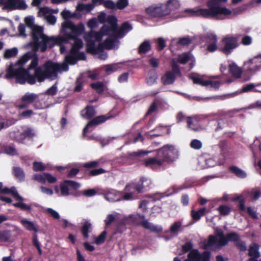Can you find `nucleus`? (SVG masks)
<instances>
[{"instance_id":"nucleus-12","label":"nucleus","mask_w":261,"mask_h":261,"mask_svg":"<svg viewBox=\"0 0 261 261\" xmlns=\"http://www.w3.org/2000/svg\"><path fill=\"white\" fill-rule=\"evenodd\" d=\"M155 197L151 198L148 200H143L140 201L139 205V208L143 211V212H148L149 211H154L156 212H160L161 211V208L159 206H156L154 202L156 200H160L163 196L158 197V195H156Z\"/></svg>"},{"instance_id":"nucleus-29","label":"nucleus","mask_w":261,"mask_h":261,"mask_svg":"<svg viewBox=\"0 0 261 261\" xmlns=\"http://www.w3.org/2000/svg\"><path fill=\"white\" fill-rule=\"evenodd\" d=\"M250 148L255 159L254 163L255 164L257 152L261 151V142L258 140L254 141L253 143L250 146Z\"/></svg>"},{"instance_id":"nucleus-41","label":"nucleus","mask_w":261,"mask_h":261,"mask_svg":"<svg viewBox=\"0 0 261 261\" xmlns=\"http://www.w3.org/2000/svg\"><path fill=\"white\" fill-rule=\"evenodd\" d=\"M18 54V49L16 47L11 49H7L5 50L4 57L5 59H10L11 58L15 57Z\"/></svg>"},{"instance_id":"nucleus-9","label":"nucleus","mask_w":261,"mask_h":261,"mask_svg":"<svg viewBox=\"0 0 261 261\" xmlns=\"http://www.w3.org/2000/svg\"><path fill=\"white\" fill-rule=\"evenodd\" d=\"M239 37L228 35L224 37L221 41L222 46L219 48L224 55H229L234 49L239 46Z\"/></svg>"},{"instance_id":"nucleus-16","label":"nucleus","mask_w":261,"mask_h":261,"mask_svg":"<svg viewBox=\"0 0 261 261\" xmlns=\"http://www.w3.org/2000/svg\"><path fill=\"white\" fill-rule=\"evenodd\" d=\"M3 10H14L16 9H25L27 7L23 0H7L4 2Z\"/></svg>"},{"instance_id":"nucleus-10","label":"nucleus","mask_w":261,"mask_h":261,"mask_svg":"<svg viewBox=\"0 0 261 261\" xmlns=\"http://www.w3.org/2000/svg\"><path fill=\"white\" fill-rule=\"evenodd\" d=\"M80 184L75 181L71 180H65L60 185L61 194L62 196H67L69 195L74 196H79L80 194L75 192H69V188L76 190L80 188Z\"/></svg>"},{"instance_id":"nucleus-38","label":"nucleus","mask_w":261,"mask_h":261,"mask_svg":"<svg viewBox=\"0 0 261 261\" xmlns=\"http://www.w3.org/2000/svg\"><path fill=\"white\" fill-rule=\"evenodd\" d=\"M161 104L160 100L158 99H155L153 102L150 106L146 115H150L153 113L156 112L158 109V106Z\"/></svg>"},{"instance_id":"nucleus-47","label":"nucleus","mask_w":261,"mask_h":261,"mask_svg":"<svg viewBox=\"0 0 261 261\" xmlns=\"http://www.w3.org/2000/svg\"><path fill=\"white\" fill-rule=\"evenodd\" d=\"M111 28L114 29H118L117 19L115 16L109 15L107 18V21Z\"/></svg>"},{"instance_id":"nucleus-37","label":"nucleus","mask_w":261,"mask_h":261,"mask_svg":"<svg viewBox=\"0 0 261 261\" xmlns=\"http://www.w3.org/2000/svg\"><path fill=\"white\" fill-rule=\"evenodd\" d=\"M3 148L4 152L7 154L12 156L17 155V151L13 144L9 145H5L3 146Z\"/></svg>"},{"instance_id":"nucleus-11","label":"nucleus","mask_w":261,"mask_h":261,"mask_svg":"<svg viewBox=\"0 0 261 261\" xmlns=\"http://www.w3.org/2000/svg\"><path fill=\"white\" fill-rule=\"evenodd\" d=\"M35 134L31 128H26L22 131L19 129L13 130L10 133V137L11 140L20 143H23L24 140L27 138H31Z\"/></svg>"},{"instance_id":"nucleus-54","label":"nucleus","mask_w":261,"mask_h":261,"mask_svg":"<svg viewBox=\"0 0 261 261\" xmlns=\"http://www.w3.org/2000/svg\"><path fill=\"white\" fill-rule=\"evenodd\" d=\"M24 22L26 25L31 28H32V37H33V30L37 27H39V26H34V18L33 17L29 16L26 17L24 19Z\"/></svg>"},{"instance_id":"nucleus-36","label":"nucleus","mask_w":261,"mask_h":261,"mask_svg":"<svg viewBox=\"0 0 261 261\" xmlns=\"http://www.w3.org/2000/svg\"><path fill=\"white\" fill-rule=\"evenodd\" d=\"M21 223L28 230L34 231L35 232L38 231V227L31 221L26 219H22L21 220Z\"/></svg>"},{"instance_id":"nucleus-59","label":"nucleus","mask_w":261,"mask_h":261,"mask_svg":"<svg viewBox=\"0 0 261 261\" xmlns=\"http://www.w3.org/2000/svg\"><path fill=\"white\" fill-rule=\"evenodd\" d=\"M106 235L107 232L106 231H102L101 234L96 238L95 243L97 245L103 243L105 240Z\"/></svg>"},{"instance_id":"nucleus-52","label":"nucleus","mask_w":261,"mask_h":261,"mask_svg":"<svg viewBox=\"0 0 261 261\" xmlns=\"http://www.w3.org/2000/svg\"><path fill=\"white\" fill-rule=\"evenodd\" d=\"M80 194V195H83L86 197H91L95 195L97 193L96 191L94 189H90L84 190L82 192H77Z\"/></svg>"},{"instance_id":"nucleus-64","label":"nucleus","mask_w":261,"mask_h":261,"mask_svg":"<svg viewBox=\"0 0 261 261\" xmlns=\"http://www.w3.org/2000/svg\"><path fill=\"white\" fill-rule=\"evenodd\" d=\"M44 176H45V181L47 180L49 184L55 183L57 179L56 177L52 176L50 174L48 173H44Z\"/></svg>"},{"instance_id":"nucleus-46","label":"nucleus","mask_w":261,"mask_h":261,"mask_svg":"<svg viewBox=\"0 0 261 261\" xmlns=\"http://www.w3.org/2000/svg\"><path fill=\"white\" fill-rule=\"evenodd\" d=\"M149 152L145 151L144 150H138V151L135 152H128L126 153V157L129 158H134V157H138L142 156L147 155Z\"/></svg>"},{"instance_id":"nucleus-34","label":"nucleus","mask_w":261,"mask_h":261,"mask_svg":"<svg viewBox=\"0 0 261 261\" xmlns=\"http://www.w3.org/2000/svg\"><path fill=\"white\" fill-rule=\"evenodd\" d=\"M189 78L193 81V82L195 84L199 85L202 86H207V83L206 80L204 81L202 77L196 76L193 74H191L189 75Z\"/></svg>"},{"instance_id":"nucleus-7","label":"nucleus","mask_w":261,"mask_h":261,"mask_svg":"<svg viewBox=\"0 0 261 261\" xmlns=\"http://www.w3.org/2000/svg\"><path fill=\"white\" fill-rule=\"evenodd\" d=\"M149 181L144 177L140 178L138 182H132L127 184L122 192L123 200H133L138 198V194L142 193L144 189L149 186Z\"/></svg>"},{"instance_id":"nucleus-40","label":"nucleus","mask_w":261,"mask_h":261,"mask_svg":"<svg viewBox=\"0 0 261 261\" xmlns=\"http://www.w3.org/2000/svg\"><path fill=\"white\" fill-rule=\"evenodd\" d=\"M100 33L102 34V36L103 35H111L110 32H113L115 33V34H117V29H114L111 28V26L109 25L105 24L103 25L100 30Z\"/></svg>"},{"instance_id":"nucleus-23","label":"nucleus","mask_w":261,"mask_h":261,"mask_svg":"<svg viewBox=\"0 0 261 261\" xmlns=\"http://www.w3.org/2000/svg\"><path fill=\"white\" fill-rule=\"evenodd\" d=\"M2 193L3 194H11L17 200L21 201L23 200V198L19 195L14 187H12L10 189L7 187L4 188Z\"/></svg>"},{"instance_id":"nucleus-3","label":"nucleus","mask_w":261,"mask_h":261,"mask_svg":"<svg viewBox=\"0 0 261 261\" xmlns=\"http://www.w3.org/2000/svg\"><path fill=\"white\" fill-rule=\"evenodd\" d=\"M178 157V151L171 145H165L158 149L156 155L144 161V165L153 170L156 169L166 164L172 163Z\"/></svg>"},{"instance_id":"nucleus-25","label":"nucleus","mask_w":261,"mask_h":261,"mask_svg":"<svg viewBox=\"0 0 261 261\" xmlns=\"http://www.w3.org/2000/svg\"><path fill=\"white\" fill-rule=\"evenodd\" d=\"M229 71L232 76L236 78H240L242 74L241 68L237 66L234 63L229 65Z\"/></svg>"},{"instance_id":"nucleus-53","label":"nucleus","mask_w":261,"mask_h":261,"mask_svg":"<svg viewBox=\"0 0 261 261\" xmlns=\"http://www.w3.org/2000/svg\"><path fill=\"white\" fill-rule=\"evenodd\" d=\"M192 43V39L189 36L179 38L177 44L182 46H188Z\"/></svg>"},{"instance_id":"nucleus-43","label":"nucleus","mask_w":261,"mask_h":261,"mask_svg":"<svg viewBox=\"0 0 261 261\" xmlns=\"http://www.w3.org/2000/svg\"><path fill=\"white\" fill-rule=\"evenodd\" d=\"M103 83L101 82H96L95 83H93L90 84V87L95 90L96 92L98 94L102 93L103 91Z\"/></svg>"},{"instance_id":"nucleus-17","label":"nucleus","mask_w":261,"mask_h":261,"mask_svg":"<svg viewBox=\"0 0 261 261\" xmlns=\"http://www.w3.org/2000/svg\"><path fill=\"white\" fill-rule=\"evenodd\" d=\"M210 252L204 251L199 253L197 250H192L188 254V258L185 261H209Z\"/></svg>"},{"instance_id":"nucleus-51","label":"nucleus","mask_w":261,"mask_h":261,"mask_svg":"<svg viewBox=\"0 0 261 261\" xmlns=\"http://www.w3.org/2000/svg\"><path fill=\"white\" fill-rule=\"evenodd\" d=\"M45 168V165L41 162H34L33 164V169L35 172L43 171Z\"/></svg>"},{"instance_id":"nucleus-13","label":"nucleus","mask_w":261,"mask_h":261,"mask_svg":"<svg viewBox=\"0 0 261 261\" xmlns=\"http://www.w3.org/2000/svg\"><path fill=\"white\" fill-rule=\"evenodd\" d=\"M114 117V116L111 113H109L106 115H101L95 117L90 120L84 128L83 131V134H85L87 132L89 128L95 127L98 125L101 124L105 122L106 121L113 118Z\"/></svg>"},{"instance_id":"nucleus-45","label":"nucleus","mask_w":261,"mask_h":261,"mask_svg":"<svg viewBox=\"0 0 261 261\" xmlns=\"http://www.w3.org/2000/svg\"><path fill=\"white\" fill-rule=\"evenodd\" d=\"M119 68L118 64H112L106 65L104 67V70L108 74H111L116 71Z\"/></svg>"},{"instance_id":"nucleus-55","label":"nucleus","mask_w":261,"mask_h":261,"mask_svg":"<svg viewBox=\"0 0 261 261\" xmlns=\"http://www.w3.org/2000/svg\"><path fill=\"white\" fill-rule=\"evenodd\" d=\"M57 91L58 87L56 84H55L51 87L46 90L44 94L47 95L54 96L57 94Z\"/></svg>"},{"instance_id":"nucleus-22","label":"nucleus","mask_w":261,"mask_h":261,"mask_svg":"<svg viewBox=\"0 0 261 261\" xmlns=\"http://www.w3.org/2000/svg\"><path fill=\"white\" fill-rule=\"evenodd\" d=\"M39 98L38 94L34 93L27 92L21 98V102L27 103L29 105L33 103Z\"/></svg>"},{"instance_id":"nucleus-32","label":"nucleus","mask_w":261,"mask_h":261,"mask_svg":"<svg viewBox=\"0 0 261 261\" xmlns=\"http://www.w3.org/2000/svg\"><path fill=\"white\" fill-rule=\"evenodd\" d=\"M117 36V34L111 35L109 38L104 41L103 43L105 46V49H111L114 47Z\"/></svg>"},{"instance_id":"nucleus-49","label":"nucleus","mask_w":261,"mask_h":261,"mask_svg":"<svg viewBox=\"0 0 261 261\" xmlns=\"http://www.w3.org/2000/svg\"><path fill=\"white\" fill-rule=\"evenodd\" d=\"M190 60V54L188 53H185L178 56V62L182 64L187 63Z\"/></svg>"},{"instance_id":"nucleus-58","label":"nucleus","mask_w":261,"mask_h":261,"mask_svg":"<svg viewBox=\"0 0 261 261\" xmlns=\"http://www.w3.org/2000/svg\"><path fill=\"white\" fill-rule=\"evenodd\" d=\"M202 145L201 142L197 139H194L190 143L191 147L197 150L200 149Z\"/></svg>"},{"instance_id":"nucleus-5","label":"nucleus","mask_w":261,"mask_h":261,"mask_svg":"<svg viewBox=\"0 0 261 261\" xmlns=\"http://www.w3.org/2000/svg\"><path fill=\"white\" fill-rule=\"evenodd\" d=\"M227 0H209L207 5L209 9H199L194 10L187 9L185 12L189 14L191 16H202L204 18H213L218 15H228L231 11L226 7H220L221 3H225Z\"/></svg>"},{"instance_id":"nucleus-28","label":"nucleus","mask_w":261,"mask_h":261,"mask_svg":"<svg viewBox=\"0 0 261 261\" xmlns=\"http://www.w3.org/2000/svg\"><path fill=\"white\" fill-rule=\"evenodd\" d=\"M73 39L74 40V42L71 48L70 53L72 55H75L76 54H77L78 51L83 47V43L81 39L76 38Z\"/></svg>"},{"instance_id":"nucleus-60","label":"nucleus","mask_w":261,"mask_h":261,"mask_svg":"<svg viewBox=\"0 0 261 261\" xmlns=\"http://www.w3.org/2000/svg\"><path fill=\"white\" fill-rule=\"evenodd\" d=\"M106 172V171L102 168L94 169L90 170L89 171L88 174L90 176H94L96 175H98L104 173Z\"/></svg>"},{"instance_id":"nucleus-18","label":"nucleus","mask_w":261,"mask_h":261,"mask_svg":"<svg viewBox=\"0 0 261 261\" xmlns=\"http://www.w3.org/2000/svg\"><path fill=\"white\" fill-rule=\"evenodd\" d=\"M104 197L110 202L123 200L122 192H119L112 189L104 194Z\"/></svg>"},{"instance_id":"nucleus-35","label":"nucleus","mask_w":261,"mask_h":261,"mask_svg":"<svg viewBox=\"0 0 261 261\" xmlns=\"http://www.w3.org/2000/svg\"><path fill=\"white\" fill-rule=\"evenodd\" d=\"M203 38L206 44L217 43L218 42L217 35L213 33H207L204 35Z\"/></svg>"},{"instance_id":"nucleus-50","label":"nucleus","mask_w":261,"mask_h":261,"mask_svg":"<svg viewBox=\"0 0 261 261\" xmlns=\"http://www.w3.org/2000/svg\"><path fill=\"white\" fill-rule=\"evenodd\" d=\"M100 164L99 161H93L86 162L83 165V167L86 169H92L98 166Z\"/></svg>"},{"instance_id":"nucleus-20","label":"nucleus","mask_w":261,"mask_h":261,"mask_svg":"<svg viewBox=\"0 0 261 261\" xmlns=\"http://www.w3.org/2000/svg\"><path fill=\"white\" fill-rule=\"evenodd\" d=\"M96 111L93 106H87L84 109L81 111L82 118L87 120H91L96 114Z\"/></svg>"},{"instance_id":"nucleus-44","label":"nucleus","mask_w":261,"mask_h":261,"mask_svg":"<svg viewBox=\"0 0 261 261\" xmlns=\"http://www.w3.org/2000/svg\"><path fill=\"white\" fill-rule=\"evenodd\" d=\"M259 246L255 244L250 246L249 249V255L250 256L259 257V252L258 251Z\"/></svg>"},{"instance_id":"nucleus-30","label":"nucleus","mask_w":261,"mask_h":261,"mask_svg":"<svg viewBox=\"0 0 261 261\" xmlns=\"http://www.w3.org/2000/svg\"><path fill=\"white\" fill-rule=\"evenodd\" d=\"M151 49V45L149 41H143L139 46L138 53L140 55L145 54L150 51Z\"/></svg>"},{"instance_id":"nucleus-4","label":"nucleus","mask_w":261,"mask_h":261,"mask_svg":"<svg viewBox=\"0 0 261 261\" xmlns=\"http://www.w3.org/2000/svg\"><path fill=\"white\" fill-rule=\"evenodd\" d=\"M260 194L259 190L252 189L251 190L245 191L241 194H234L230 199V201L233 204H230V206L220 205L217 210L219 212H231V211L237 210L244 212L246 210L245 203L257 199Z\"/></svg>"},{"instance_id":"nucleus-57","label":"nucleus","mask_w":261,"mask_h":261,"mask_svg":"<svg viewBox=\"0 0 261 261\" xmlns=\"http://www.w3.org/2000/svg\"><path fill=\"white\" fill-rule=\"evenodd\" d=\"M65 61L67 63L70 65H74L77 62V58L75 55L72 54L66 56L65 58Z\"/></svg>"},{"instance_id":"nucleus-61","label":"nucleus","mask_w":261,"mask_h":261,"mask_svg":"<svg viewBox=\"0 0 261 261\" xmlns=\"http://www.w3.org/2000/svg\"><path fill=\"white\" fill-rule=\"evenodd\" d=\"M156 43L158 44L157 49L159 51L162 50L166 46L165 40L162 37H160L157 39Z\"/></svg>"},{"instance_id":"nucleus-15","label":"nucleus","mask_w":261,"mask_h":261,"mask_svg":"<svg viewBox=\"0 0 261 261\" xmlns=\"http://www.w3.org/2000/svg\"><path fill=\"white\" fill-rule=\"evenodd\" d=\"M261 67V54H259L250 59L244 63V69L248 71L255 72L259 70Z\"/></svg>"},{"instance_id":"nucleus-27","label":"nucleus","mask_w":261,"mask_h":261,"mask_svg":"<svg viewBox=\"0 0 261 261\" xmlns=\"http://www.w3.org/2000/svg\"><path fill=\"white\" fill-rule=\"evenodd\" d=\"M164 6L165 7L169 9L170 13L172 11L177 10L180 7V4L178 0H168Z\"/></svg>"},{"instance_id":"nucleus-21","label":"nucleus","mask_w":261,"mask_h":261,"mask_svg":"<svg viewBox=\"0 0 261 261\" xmlns=\"http://www.w3.org/2000/svg\"><path fill=\"white\" fill-rule=\"evenodd\" d=\"M176 78V77L172 71H168L161 77V82L164 85H171L174 83Z\"/></svg>"},{"instance_id":"nucleus-26","label":"nucleus","mask_w":261,"mask_h":261,"mask_svg":"<svg viewBox=\"0 0 261 261\" xmlns=\"http://www.w3.org/2000/svg\"><path fill=\"white\" fill-rule=\"evenodd\" d=\"M87 40H93L95 41H100L102 38V34L100 32H96L91 30L87 34Z\"/></svg>"},{"instance_id":"nucleus-14","label":"nucleus","mask_w":261,"mask_h":261,"mask_svg":"<svg viewBox=\"0 0 261 261\" xmlns=\"http://www.w3.org/2000/svg\"><path fill=\"white\" fill-rule=\"evenodd\" d=\"M146 12L153 17H162L170 14L169 9L165 7L164 4L159 6H151L146 9Z\"/></svg>"},{"instance_id":"nucleus-63","label":"nucleus","mask_w":261,"mask_h":261,"mask_svg":"<svg viewBox=\"0 0 261 261\" xmlns=\"http://www.w3.org/2000/svg\"><path fill=\"white\" fill-rule=\"evenodd\" d=\"M128 5L127 0H118L116 3V8L118 9L122 10L126 7Z\"/></svg>"},{"instance_id":"nucleus-6","label":"nucleus","mask_w":261,"mask_h":261,"mask_svg":"<svg viewBox=\"0 0 261 261\" xmlns=\"http://www.w3.org/2000/svg\"><path fill=\"white\" fill-rule=\"evenodd\" d=\"M43 68L44 70L41 66H37L35 67V76H37V81L40 83L43 82L46 79L57 76L58 72L61 70H68L67 64L60 65L50 60L46 61L43 64Z\"/></svg>"},{"instance_id":"nucleus-42","label":"nucleus","mask_w":261,"mask_h":261,"mask_svg":"<svg viewBox=\"0 0 261 261\" xmlns=\"http://www.w3.org/2000/svg\"><path fill=\"white\" fill-rule=\"evenodd\" d=\"M30 58V56L28 54H26L21 57L13 65L15 67H23L24 64Z\"/></svg>"},{"instance_id":"nucleus-2","label":"nucleus","mask_w":261,"mask_h":261,"mask_svg":"<svg viewBox=\"0 0 261 261\" xmlns=\"http://www.w3.org/2000/svg\"><path fill=\"white\" fill-rule=\"evenodd\" d=\"M38 65V58L35 55L29 67L25 69L21 67H15L11 63L6 70L5 78L15 79L16 83L24 85L26 83L30 85L36 83L37 76H35V67Z\"/></svg>"},{"instance_id":"nucleus-1","label":"nucleus","mask_w":261,"mask_h":261,"mask_svg":"<svg viewBox=\"0 0 261 261\" xmlns=\"http://www.w3.org/2000/svg\"><path fill=\"white\" fill-rule=\"evenodd\" d=\"M62 29H69L70 33L65 32L62 37L55 38L48 37L43 34L41 27H37L33 30V40L35 50L40 48V51L45 52L47 47L52 48L56 44H60L62 42L67 43L70 40L75 39L82 35L85 30V27L82 23L75 25L71 21H66L62 24Z\"/></svg>"},{"instance_id":"nucleus-33","label":"nucleus","mask_w":261,"mask_h":261,"mask_svg":"<svg viewBox=\"0 0 261 261\" xmlns=\"http://www.w3.org/2000/svg\"><path fill=\"white\" fill-rule=\"evenodd\" d=\"M132 30V27L128 22H125L122 23L119 29H117V36H123L125 33L130 31Z\"/></svg>"},{"instance_id":"nucleus-56","label":"nucleus","mask_w":261,"mask_h":261,"mask_svg":"<svg viewBox=\"0 0 261 261\" xmlns=\"http://www.w3.org/2000/svg\"><path fill=\"white\" fill-rule=\"evenodd\" d=\"M11 237L10 232L8 230L0 231V240L2 241H8Z\"/></svg>"},{"instance_id":"nucleus-19","label":"nucleus","mask_w":261,"mask_h":261,"mask_svg":"<svg viewBox=\"0 0 261 261\" xmlns=\"http://www.w3.org/2000/svg\"><path fill=\"white\" fill-rule=\"evenodd\" d=\"M140 223L141 225L146 229H149L152 232H159L162 230V228L159 226H155L149 222L143 215H139Z\"/></svg>"},{"instance_id":"nucleus-62","label":"nucleus","mask_w":261,"mask_h":261,"mask_svg":"<svg viewBox=\"0 0 261 261\" xmlns=\"http://www.w3.org/2000/svg\"><path fill=\"white\" fill-rule=\"evenodd\" d=\"M254 87H255V86L253 84H249L245 85L242 87V88L241 89V92H248L251 91L252 90H253V91H255V92H256V91L260 92V91H258V90H253L254 88Z\"/></svg>"},{"instance_id":"nucleus-8","label":"nucleus","mask_w":261,"mask_h":261,"mask_svg":"<svg viewBox=\"0 0 261 261\" xmlns=\"http://www.w3.org/2000/svg\"><path fill=\"white\" fill-rule=\"evenodd\" d=\"M239 239V237L236 233H230L225 236L222 231L217 230L216 231L215 237L210 236L207 245L222 246L227 244L228 241H237Z\"/></svg>"},{"instance_id":"nucleus-24","label":"nucleus","mask_w":261,"mask_h":261,"mask_svg":"<svg viewBox=\"0 0 261 261\" xmlns=\"http://www.w3.org/2000/svg\"><path fill=\"white\" fill-rule=\"evenodd\" d=\"M12 170L13 174L15 178L19 182H22L24 180L25 173L22 168L19 167H14Z\"/></svg>"},{"instance_id":"nucleus-31","label":"nucleus","mask_w":261,"mask_h":261,"mask_svg":"<svg viewBox=\"0 0 261 261\" xmlns=\"http://www.w3.org/2000/svg\"><path fill=\"white\" fill-rule=\"evenodd\" d=\"M229 170L239 178H244L247 176L246 173L243 170L235 166L229 167Z\"/></svg>"},{"instance_id":"nucleus-39","label":"nucleus","mask_w":261,"mask_h":261,"mask_svg":"<svg viewBox=\"0 0 261 261\" xmlns=\"http://www.w3.org/2000/svg\"><path fill=\"white\" fill-rule=\"evenodd\" d=\"M86 51L88 53L96 55V46L95 41L93 40H87Z\"/></svg>"},{"instance_id":"nucleus-48","label":"nucleus","mask_w":261,"mask_h":261,"mask_svg":"<svg viewBox=\"0 0 261 261\" xmlns=\"http://www.w3.org/2000/svg\"><path fill=\"white\" fill-rule=\"evenodd\" d=\"M172 72L174 74L175 76L181 77L182 75L181 72L180 70L179 66L173 60L171 63Z\"/></svg>"}]
</instances>
